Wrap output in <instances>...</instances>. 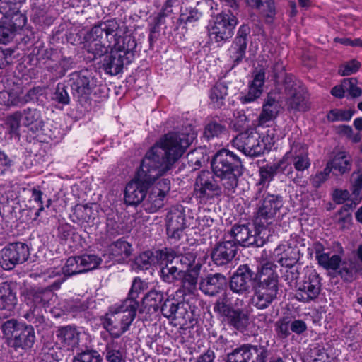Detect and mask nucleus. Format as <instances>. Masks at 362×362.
Segmentation results:
<instances>
[{"label": "nucleus", "instance_id": "c756f323", "mask_svg": "<svg viewBox=\"0 0 362 362\" xmlns=\"http://www.w3.org/2000/svg\"><path fill=\"white\" fill-rule=\"evenodd\" d=\"M225 318L230 326L241 332L246 329L249 324L248 314L239 307L230 311Z\"/></svg>", "mask_w": 362, "mask_h": 362}, {"label": "nucleus", "instance_id": "680f3d73", "mask_svg": "<svg viewBox=\"0 0 362 362\" xmlns=\"http://www.w3.org/2000/svg\"><path fill=\"white\" fill-rule=\"evenodd\" d=\"M310 362H329L327 354L318 348H314L311 350Z\"/></svg>", "mask_w": 362, "mask_h": 362}, {"label": "nucleus", "instance_id": "de8ad7c7", "mask_svg": "<svg viewBox=\"0 0 362 362\" xmlns=\"http://www.w3.org/2000/svg\"><path fill=\"white\" fill-rule=\"evenodd\" d=\"M246 46L247 41L245 36H243L242 34H239L231 47V52H236L237 53V55L235 57L236 60H240L243 58L245 54Z\"/></svg>", "mask_w": 362, "mask_h": 362}, {"label": "nucleus", "instance_id": "69168bd1", "mask_svg": "<svg viewBox=\"0 0 362 362\" xmlns=\"http://www.w3.org/2000/svg\"><path fill=\"white\" fill-rule=\"evenodd\" d=\"M143 289V282L140 279H134L133 281L132 288L129 292V298L127 299L135 300L137 298L138 293Z\"/></svg>", "mask_w": 362, "mask_h": 362}, {"label": "nucleus", "instance_id": "09e8293b", "mask_svg": "<svg viewBox=\"0 0 362 362\" xmlns=\"http://www.w3.org/2000/svg\"><path fill=\"white\" fill-rule=\"evenodd\" d=\"M330 174L329 167H325L322 171H320L310 177V181L313 187L319 188L328 178Z\"/></svg>", "mask_w": 362, "mask_h": 362}, {"label": "nucleus", "instance_id": "603ef678", "mask_svg": "<svg viewBox=\"0 0 362 362\" xmlns=\"http://www.w3.org/2000/svg\"><path fill=\"white\" fill-rule=\"evenodd\" d=\"M299 277L298 267H286L283 270V279L288 284L295 283Z\"/></svg>", "mask_w": 362, "mask_h": 362}, {"label": "nucleus", "instance_id": "774afa93", "mask_svg": "<svg viewBox=\"0 0 362 362\" xmlns=\"http://www.w3.org/2000/svg\"><path fill=\"white\" fill-rule=\"evenodd\" d=\"M11 164L8 157L2 151H0V175L7 171Z\"/></svg>", "mask_w": 362, "mask_h": 362}, {"label": "nucleus", "instance_id": "f03ea898", "mask_svg": "<svg viewBox=\"0 0 362 362\" xmlns=\"http://www.w3.org/2000/svg\"><path fill=\"white\" fill-rule=\"evenodd\" d=\"M276 267L273 263L266 262L258 268L255 274V284L250 302L257 309H266L277 298L279 279Z\"/></svg>", "mask_w": 362, "mask_h": 362}, {"label": "nucleus", "instance_id": "13d9d810", "mask_svg": "<svg viewBox=\"0 0 362 362\" xmlns=\"http://www.w3.org/2000/svg\"><path fill=\"white\" fill-rule=\"evenodd\" d=\"M339 274L344 281L351 282L355 279V274L353 272L351 266L347 262H343L342 267L339 272Z\"/></svg>", "mask_w": 362, "mask_h": 362}, {"label": "nucleus", "instance_id": "39448f33", "mask_svg": "<svg viewBox=\"0 0 362 362\" xmlns=\"http://www.w3.org/2000/svg\"><path fill=\"white\" fill-rule=\"evenodd\" d=\"M238 21L230 11L214 16L208 25L209 42L222 47L234 34Z\"/></svg>", "mask_w": 362, "mask_h": 362}, {"label": "nucleus", "instance_id": "7ed1b4c3", "mask_svg": "<svg viewBox=\"0 0 362 362\" xmlns=\"http://www.w3.org/2000/svg\"><path fill=\"white\" fill-rule=\"evenodd\" d=\"M211 168L214 174L220 179L224 193L235 192L238 178L242 175L243 165L240 158L229 150L222 149L213 158Z\"/></svg>", "mask_w": 362, "mask_h": 362}, {"label": "nucleus", "instance_id": "0eeeda50", "mask_svg": "<svg viewBox=\"0 0 362 362\" xmlns=\"http://www.w3.org/2000/svg\"><path fill=\"white\" fill-rule=\"evenodd\" d=\"M231 235L235 242L243 247H262L266 243L268 237L267 228H263L259 225L243 224L235 225L231 229Z\"/></svg>", "mask_w": 362, "mask_h": 362}, {"label": "nucleus", "instance_id": "5fc2aeb1", "mask_svg": "<svg viewBox=\"0 0 362 362\" xmlns=\"http://www.w3.org/2000/svg\"><path fill=\"white\" fill-rule=\"evenodd\" d=\"M360 66V63L356 60H352L341 65L339 69V73L341 76H349L356 73Z\"/></svg>", "mask_w": 362, "mask_h": 362}, {"label": "nucleus", "instance_id": "20e7f679", "mask_svg": "<svg viewBox=\"0 0 362 362\" xmlns=\"http://www.w3.org/2000/svg\"><path fill=\"white\" fill-rule=\"evenodd\" d=\"M138 307L136 300L126 299L120 305L112 308L107 314L104 327L113 337H119L129 329L136 317Z\"/></svg>", "mask_w": 362, "mask_h": 362}, {"label": "nucleus", "instance_id": "c85d7f7f", "mask_svg": "<svg viewBox=\"0 0 362 362\" xmlns=\"http://www.w3.org/2000/svg\"><path fill=\"white\" fill-rule=\"evenodd\" d=\"M264 78V72L262 71L255 75L254 79L249 86L248 93L246 95H242L240 98L243 104L252 102L261 95Z\"/></svg>", "mask_w": 362, "mask_h": 362}, {"label": "nucleus", "instance_id": "4468645a", "mask_svg": "<svg viewBox=\"0 0 362 362\" xmlns=\"http://www.w3.org/2000/svg\"><path fill=\"white\" fill-rule=\"evenodd\" d=\"M194 192L199 198L209 199L214 196H220L222 188L215 180L211 172L202 170L196 177Z\"/></svg>", "mask_w": 362, "mask_h": 362}, {"label": "nucleus", "instance_id": "ea45409f", "mask_svg": "<svg viewBox=\"0 0 362 362\" xmlns=\"http://www.w3.org/2000/svg\"><path fill=\"white\" fill-rule=\"evenodd\" d=\"M25 189H24V191ZM26 193L32 199L29 200L28 204L26 205L29 210L35 209V216L37 217L40 212L43 209L42 204V192L35 188L26 189Z\"/></svg>", "mask_w": 362, "mask_h": 362}, {"label": "nucleus", "instance_id": "f3484780", "mask_svg": "<svg viewBox=\"0 0 362 362\" xmlns=\"http://www.w3.org/2000/svg\"><path fill=\"white\" fill-rule=\"evenodd\" d=\"M166 228L169 238L175 242L179 240L186 228L185 214L177 209H171L167 215Z\"/></svg>", "mask_w": 362, "mask_h": 362}, {"label": "nucleus", "instance_id": "f704fd0d", "mask_svg": "<svg viewBox=\"0 0 362 362\" xmlns=\"http://www.w3.org/2000/svg\"><path fill=\"white\" fill-rule=\"evenodd\" d=\"M163 300V293L159 291L151 290L142 299V305L148 312H156Z\"/></svg>", "mask_w": 362, "mask_h": 362}, {"label": "nucleus", "instance_id": "37998d69", "mask_svg": "<svg viewBox=\"0 0 362 362\" xmlns=\"http://www.w3.org/2000/svg\"><path fill=\"white\" fill-rule=\"evenodd\" d=\"M100 354L94 349H86L76 354L72 362H101Z\"/></svg>", "mask_w": 362, "mask_h": 362}, {"label": "nucleus", "instance_id": "2eb2a0df", "mask_svg": "<svg viewBox=\"0 0 362 362\" xmlns=\"http://www.w3.org/2000/svg\"><path fill=\"white\" fill-rule=\"evenodd\" d=\"M268 356L264 346L244 345L228 354L227 362H266Z\"/></svg>", "mask_w": 362, "mask_h": 362}, {"label": "nucleus", "instance_id": "79ce46f5", "mask_svg": "<svg viewBox=\"0 0 362 362\" xmlns=\"http://www.w3.org/2000/svg\"><path fill=\"white\" fill-rule=\"evenodd\" d=\"M105 358L108 362H122L123 354L119 344L115 341L107 343L105 346Z\"/></svg>", "mask_w": 362, "mask_h": 362}, {"label": "nucleus", "instance_id": "a878e982", "mask_svg": "<svg viewBox=\"0 0 362 362\" xmlns=\"http://www.w3.org/2000/svg\"><path fill=\"white\" fill-rule=\"evenodd\" d=\"M23 248L20 243L8 245L0 252V267L4 270H11L15 267L20 259L19 250Z\"/></svg>", "mask_w": 362, "mask_h": 362}, {"label": "nucleus", "instance_id": "7c9ffc66", "mask_svg": "<svg viewBox=\"0 0 362 362\" xmlns=\"http://www.w3.org/2000/svg\"><path fill=\"white\" fill-rule=\"evenodd\" d=\"M351 202L346 206L354 209L362 200V173L354 172L351 176Z\"/></svg>", "mask_w": 362, "mask_h": 362}, {"label": "nucleus", "instance_id": "052dcab7", "mask_svg": "<svg viewBox=\"0 0 362 362\" xmlns=\"http://www.w3.org/2000/svg\"><path fill=\"white\" fill-rule=\"evenodd\" d=\"M248 123L249 121L246 115H238L231 122L233 128L238 131L247 128L249 127Z\"/></svg>", "mask_w": 362, "mask_h": 362}, {"label": "nucleus", "instance_id": "6e6d98bb", "mask_svg": "<svg viewBox=\"0 0 362 362\" xmlns=\"http://www.w3.org/2000/svg\"><path fill=\"white\" fill-rule=\"evenodd\" d=\"M276 332L279 339H286L290 334V325L288 322L285 320H279L275 324Z\"/></svg>", "mask_w": 362, "mask_h": 362}, {"label": "nucleus", "instance_id": "393cba45", "mask_svg": "<svg viewBox=\"0 0 362 362\" xmlns=\"http://www.w3.org/2000/svg\"><path fill=\"white\" fill-rule=\"evenodd\" d=\"M288 153L293 168L297 171L303 172L310 168V159L306 146L301 144H293Z\"/></svg>", "mask_w": 362, "mask_h": 362}, {"label": "nucleus", "instance_id": "0e129e2a", "mask_svg": "<svg viewBox=\"0 0 362 362\" xmlns=\"http://www.w3.org/2000/svg\"><path fill=\"white\" fill-rule=\"evenodd\" d=\"M11 298H13L11 293L4 287L0 286V309H6L9 301H11Z\"/></svg>", "mask_w": 362, "mask_h": 362}, {"label": "nucleus", "instance_id": "412c9836", "mask_svg": "<svg viewBox=\"0 0 362 362\" xmlns=\"http://www.w3.org/2000/svg\"><path fill=\"white\" fill-rule=\"evenodd\" d=\"M80 332L74 326L67 325L58 328L56 334L60 345L67 350L77 347L80 341Z\"/></svg>", "mask_w": 362, "mask_h": 362}, {"label": "nucleus", "instance_id": "cd10ccee", "mask_svg": "<svg viewBox=\"0 0 362 362\" xmlns=\"http://www.w3.org/2000/svg\"><path fill=\"white\" fill-rule=\"evenodd\" d=\"M2 331L10 346L13 347L21 346L22 339L21 336L22 330L21 329V325L18 324L15 320L6 321L2 325Z\"/></svg>", "mask_w": 362, "mask_h": 362}, {"label": "nucleus", "instance_id": "49530a36", "mask_svg": "<svg viewBox=\"0 0 362 362\" xmlns=\"http://www.w3.org/2000/svg\"><path fill=\"white\" fill-rule=\"evenodd\" d=\"M226 132V127L216 122H211L204 129V136L207 139L220 136Z\"/></svg>", "mask_w": 362, "mask_h": 362}, {"label": "nucleus", "instance_id": "6ab92c4d", "mask_svg": "<svg viewBox=\"0 0 362 362\" xmlns=\"http://www.w3.org/2000/svg\"><path fill=\"white\" fill-rule=\"evenodd\" d=\"M189 306L184 302H177L175 299L167 298L160 307L164 317L170 320H185L190 318Z\"/></svg>", "mask_w": 362, "mask_h": 362}, {"label": "nucleus", "instance_id": "a18cd8bd", "mask_svg": "<svg viewBox=\"0 0 362 362\" xmlns=\"http://www.w3.org/2000/svg\"><path fill=\"white\" fill-rule=\"evenodd\" d=\"M74 214L79 221L88 222L93 215V209L89 204H77L74 208Z\"/></svg>", "mask_w": 362, "mask_h": 362}, {"label": "nucleus", "instance_id": "6e6552de", "mask_svg": "<svg viewBox=\"0 0 362 362\" xmlns=\"http://www.w3.org/2000/svg\"><path fill=\"white\" fill-rule=\"evenodd\" d=\"M284 204L281 196L272 194H264L257 204V211L255 216V224L263 228L273 223L277 213Z\"/></svg>", "mask_w": 362, "mask_h": 362}, {"label": "nucleus", "instance_id": "3c124183", "mask_svg": "<svg viewBox=\"0 0 362 362\" xmlns=\"http://www.w3.org/2000/svg\"><path fill=\"white\" fill-rule=\"evenodd\" d=\"M344 87L346 92L352 97H358L361 94V90L357 86V80L356 78H347L344 80Z\"/></svg>", "mask_w": 362, "mask_h": 362}, {"label": "nucleus", "instance_id": "1a4fd4ad", "mask_svg": "<svg viewBox=\"0 0 362 362\" xmlns=\"http://www.w3.org/2000/svg\"><path fill=\"white\" fill-rule=\"evenodd\" d=\"M156 258L160 266V276L163 281L171 283L180 279L182 270L175 265L178 262L179 257L173 250L167 248L158 250Z\"/></svg>", "mask_w": 362, "mask_h": 362}, {"label": "nucleus", "instance_id": "e433bc0d", "mask_svg": "<svg viewBox=\"0 0 362 362\" xmlns=\"http://www.w3.org/2000/svg\"><path fill=\"white\" fill-rule=\"evenodd\" d=\"M228 94V87L223 82L216 83L210 92L211 103L215 107H219L223 104V100Z\"/></svg>", "mask_w": 362, "mask_h": 362}, {"label": "nucleus", "instance_id": "bb28decb", "mask_svg": "<svg viewBox=\"0 0 362 362\" xmlns=\"http://www.w3.org/2000/svg\"><path fill=\"white\" fill-rule=\"evenodd\" d=\"M226 282L224 275L216 273L202 279L199 284V288L205 294L212 296L219 293L226 286Z\"/></svg>", "mask_w": 362, "mask_h": 362}, {"label": "nucleus", "instance_id": "bf43d9fd", "mask_svg": "<svg viewBox=\"0 0 362 362\" xmlns=\"http://www.w3.org/2000/svg\"><path fill=\"white\" fill-rule=\"evenodd\" d=\"M349 197L350 193L347 189H335L332 192L333 201L338 204L348 200Z\"/></svg>", "mask_w": 362, "mask_h": 362}, {"label": "nucleus", "instance_id": "dca6fc26", "mask_svg": "<svg viewBox=\"0 0 362 362\" xmlns=\"http://www.w3.org/2000/svg\"><path fill=\"white\" fill-rule=\"evenodd\" d=\"M321 291L319 274L312 270L305 279L300 282L296 292V298L302 302H310L317 298Z\"/></svg>", "mask_w": 362, "mask_h": 362}, {"label": "nucleus", "instance_id": "4be33fe9", "mask_svg": "<svg viewBox=\"0 0 362 362\" xmlns=\"http://www.w3.org/2000/svg\"><path fill=\"white\" fill-rule=\"evenodd\" d=\"M71 81L72 90L77 93L78 96L89 94L95 86L93 78L91 77L90 72L87 70L72 74Z\"/></svg>", "mask_w": 362, "mask_h": 362}, {"label": "nucleus", "instance_id": "a19ab883", "mask_svg": "<svg viewBox=\"0 0 362 362\" xmlns=\"http://www.w3.org/2000/svg\"><path fill=\"white\" fill-rule=\"evenodd\" d=\"M197 252L193 250L192 252L185 253V255L183 256L177 255V257H179L178 262L186 264L188 269L194 268L197 263H200L201 268L202 263L206 258V255L202 252L199 257H197Z\"/></svg>", "mask_w": 362, "mask_h": 362}, {"label": "nucleus", "instance_id": "e2e57ef3", "mask_svg": "<svg viewBox=\"0 0 362 362\" xmlns=\"http://www.w3.org/2000/svg\"><path fill=\"white\" fill-rule=\"evenodd\" d=\"M24 336H25V338L24 339V348L32 347L35 339V332L33 327H24Z\"/></svg>", "mask_w": 362, "mask_h": 362}, {"label": "nucleus", "instance_id": "f257e3e1", "mask_svg": "<svg viewBox=\"0 0 362 362\" xmlns=\"http://www.w3.org/2000/svg\"><path fill=\"white\" fill-rule=\"evenodd\" d=\"M195 138L196 134L193 132H170L163 136L146 152L136 175L127 185L125 203L129 205L143 203L150 187L171 169Z\"/></svg>", "mask_w": 362, "mask_h": 362}, {"label": "nucleus", "instance_id": "2f4dec72", "mask_svg": "<svg viewBox=\"0 0 362 362\" xmlns=\"http://www.w3.org/2000/svg\"><path fill=\"white\" fill-rule=\"evenodd\" d=\"M200 272V263H197L194 268L182 271L180 279L182 286L188 293H192L197 288V280Z\"/></svg>", "mask_w": 362, "mask_h": 362}, {"label": "nucleus", "instance_id": "72a5a7b5", "mask_svg": "<svg viewBox=\"0 0 362 362\" xmlns=\"http://www.w3.org/2000/svg\"><path fill=\"white\" fill-rule=\"evenodd\" d=\"M326 166L329 167L330 172L334 170L339 174H344L351 170V159L344 153H339Z\"/></svg>", "mask_w": 362, "mask_h": 362}, {"label": "nucleus", "instance_id": "c03bdc74", "mask_svg": "<svg viewBox=\"0 0 362 362\" xmlns=\"http://www.w3.org/2000/svg\"><path fill=\"white\" fill-rule=\"evenodd\" d=\"M21 6V0H0V12L11 16L18 11Z\"/></svg>", "mask_w": 362, "mask_h": 362}, {"label": "nucleus", "instance_id": "338daca9", "mask_svg": "<svg viewBox=\"0 0 362 362\" xmlns=\"http://www.w3.org/2000/svg\"><path fill=\"white\" fill-rule=\"evenodd\" d=\"M290 327L292 332L298 334H302L307 329L306 324L300 320H295L293 321L290 325Z\"/></svg>", "mask_w": 362, "mask_h": 362}, {"label": "nucleus", "instance_id": "a211bd4d", "mask_svg": "<svg viewBox=\"0 0 362 362\" xmlns=\"http://www.w3.org/2000/svg\"><path fill=\"white\" fill-rule=\"evenodd\" d=\"M254 275L253 271L247 264L240 265L230 278L229 287L233 293H247L250 289V281Z\"/></svg>", "mask_w": 362, "mask_h": 362}, {"label": "nucleus", "instance_id": "c9c22d12", "mask_svg": "<svg viewBox=\"0 0 362 362\" xmlns=\"http://www.w3.org/2000/svg\"><path fill=\"white\" fill-rule=\"evenodd\" d=\"M17 32L16 24L5 17V20L0 24V43H8L14 38Z\"/></svg>", "mask_w": 362, "mask_h": 362}, {"label": "nucleus", "instance_id": "4c0bfd02", "mask_svg": "<svg viewBox=\"0 0 362 362\" xmlns=\"http://www.w3.org/2000/svg\"><path fill=\"white\" fill-rule=\"evenodd\" d=\"M292 165L293 163L288 152L286 153L279 162L274 164L276 173H282L296 182L293 165Z\"/></svg>", "mask_w": 362, "mask_h": 362}, {"label": "nucleus", "instance_id": "8fccbe9b", "mask_svg": "<svg viewBox=\"0 0 362 362\" xmlns=\"http://www.w3.org/2000/svg\"><path fill=\"white\" fill-rule=\"evenodd\" d=\"M153 260V253L151 251H146L136 259V264L141 269H147Z\"/></svg>", "mask_w": 362, "mask_h": 362}, {"label": "nucleus", "instance_id": "9b49d317", "mask_svg": "<svg viewBox=\"0 0 362 362\" xmlns=\"http://www.w3.org/2000/svg\"><path fill=\"white\" fill-rule=\"evenodd\" d=\"M232 145L249 156H258L265 148L262 141H260L259 133L255 131L245 132L239 134L232 141Z\"/></svg>", "mask_w": 362, "mask_h": 362}, {"label": "nucleus", "instance_id": "b1692460", "mask_svg": "<svg viewBox=\"0 0 362 362\" xmlns=\"http://www.w3.org/2000/svg\"><path fill=\"white\" fill-rule=\"evenodd\" d=\"M313 251L318 264L325 269L335 271L339 268L341 257L339 255H333L330 257L328 253L324 252L325 247L322 243L319 242L314 243Z\"/></svg>", "mask_w": 362, "mask_h": 362}, {"label": "nucleus", "instance_id": "4d7b16f0", "mask_svg": "<svg viewBox=\"0 0 362 362\" xmlns=\"http://www.w3.org/2000/svg\"><path fill=\"white\" fill-rule=\"evenodd\" d=\"M53 99L62 105H66L69 102V97L64 86H58L54 93Z\"/></svg>", "mask_w": 362, "mask_h": 362}, {"label": "nucleus", "instance_id": "aec40b11", "mask_svg": "<svg viewBox=\"0 0 362 362\" xmlns=\"http://www.w3.org/2000/svg\"><path fill=\"white\" fill-rule=\"evenodd\" d=\"M238 246L233 240H226L219 243L211 253L214 262L218 266L229 263L235 256Z\"/></svg>", "mask_w": 362, "mask_h": 362}, {"label": "nucleus", "instance_id": "58836bf2", "mask_svg": "<svg viewBox=\"0 0 362 362\" xmlns=\"http://www.w3.org/2000/svg\"><path fill=\"white\" fill-rule=\"evenodd\" d=\"M299 259V250L296 247L288 246L281 254L279 262L282 267H298L297 262Z\"/></svg>", "mask_w": 362, "mask_h": 362}, {"label": "nucleus", "instance_id": "5701e85b", "mask_svg": "<svg viewBox=\"0 0 362 362\" xmlns=\"http://www.w3.org/2000/svg\"><path fill=\"white\" fill-rule=\"evenodd\" d=\"M243 299L239 298L233 293L225 292L214 305V311L223 317H226L230 311L243 305Z\"/></svg>", "mask_w": 362, "mask_h": 362}, {"label": "nucleus", "instance_id": "864d4df0", "mask_svg": "<svg viewBox=\"0 0 362 362\" xmlns=\"http://www.w3.org/2000/svg\"><path fill=\"white\" fill-rule=\"evenodd\" d=\"M260 173V184H264L266 182H270L274 175L276 173L274 165H267L265 167H262L259 170Z\"/></svg>", "mask_w": 362, "mask_h": 362}, {"label": "nucleus", "instance_id": "473e14b6", "mask_svg": "<svg viewBox=\"0 0 362 362\" xmlns=\"http://www.w3.org/2000/svg\"><path fill=\"white\" fill-rule=\"evenodd\" d=\"M110 252L116 261L121 262L132 254V245L126 240L119 239L110 245Z\"/></svg>", "mask_w": 362, "mask_h": 362}, {"label": "nucleus", "instance_id": "f8f14e48", "mask_svg": "<svg viewBox=\"0 0 362 362\" xmlns=\"http://www.w3.org/2000/svg\"><path fill=\"white\" fill-rule=\"evenodd\" d=\"M149 189L143 202V207L145 211L154 213L164 205L165 198L170 190V181L169 179H162L155 185H151Z\"/></svg>", "mask_w": 362, "mask_h": 362}, {"label": "nucleus", "instance_id": "423d86ee", "mask_svg": "<svg viewBox=\"0 0 362 362\" xmlns=\"http://www.w3.org/2000/svg\"><path fill=\"white\" fill-rule=\"evenodd\" d=\"M134 45V41L130 37H119L117 39L110 52L104 57L103 66L106 73L111 75L119 74L124 64L130 62L129 55H132L131 50Z\"/></svg>", "mask_w": 362, "mask_h": 362}, {"label": "nucleus", "instance_id": "ddd939ff", "mask_svg": "<svg viewBox=\"0 0 362 362\" xmlns=\"http://www.w3.org/2000/svg\"><path fill=\"white\" fill-rule=\"evenodd\" d=\"M280 95L277 93H269L263 105V113H279L281 110L306 112L308 104L303 98L296 95L288 102L286 109L282 108Z\"/></svg>", "mask_w": 362, "mask_h": 362}, {"label": "nucleus", "instance_id": "9d476101", "mask_svg": "<svg viewBox=\"0 0 362 362\" xmlns=\"http://www.w3.org/2000/svg\"><path fill=\"white\" fill-rule=\"evenodd\" d=\"M101 262L102 259L95 255L84 254L70 257L62 268V272L65 276H71L95 269Z\"/></svg>", "mask_w": 362, "mask_h": 362}]
</instances>
